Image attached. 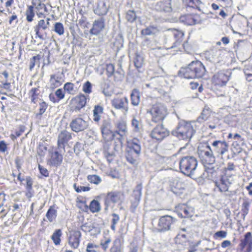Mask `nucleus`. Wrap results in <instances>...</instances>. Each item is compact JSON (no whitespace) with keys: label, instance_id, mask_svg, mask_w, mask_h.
I'll list each match as a JSON object with an SVG mask.
<instances>
[{"label":"nucleus","instance_id":"nucleus-17","mask_svg":"<svg viewBox=\"0 0 252 252\" xmlns=\"http://www.w3.org/2000/svg\"><path fill=\"white\" fill-rule=\"evenodd\" d=\"M101 132L103 137L108 140L115 139L114 131L111 130V125L109 121L104 120L100 127Z\"/></svg>","mask_w":252,"mask_h":252},{"label":"nucleus","instance_id":"nucleus-14","mask_svg":"<svg viewBox=\"0 0 252 252\" xmlns=\"http://www.w3.org/2000/svg\"><path fill=\"white\" fill-rule=\"evenodd\" d=\"M172 0H160L155 5L156 11L162 13L169 14L173 11Z\"/></svg>","mask_w":252,"mask_h":252},{"label":"nucleus","instance_id":"nucleus-60","mask_svg":"<svg viewBox=\"0 0 252 252\" xmlns=\"http://www.w3.org/2000/svg\"><path fill=\"white\" fill-rule=\"evenodd\" d=\"M112 216L113 217V218L111 220L112 224L111 225V228L112 230L115 231L116 225L119 221L120 217L118 215H117L115 213H113L112 214Z\"/></svg>","mask_w":252,"mask_h":252},{"label":"nucleus","instance_id":"nucleus-46","mask_svg":"<svg viewBox=\"0 0 252 252\" xmlns=\"http://www.w3.org/2000/svg\"><path fill=\"white\" fill-rule=\"evenodd\" d=\"M204 171L207 174L209 177L215 178L217 176V171L213 165H203Z\"/></svg>","mask_w":252,"mask_h":252},{"label":"nucleus","instance_id":"nucleus-59","mask_svg":"<svg viewBox=\"0 0 252 252\" xmlns=\"http://www.w3.org/2000/svg\"><path fill=\"white\" fill-rule=\"evenodd\" d=\"M106 74L108 78L111 77L114 73L115 66L112 63H107L106 64Z\"/></svg>","mask_w":252,"mask_h":252},{"label":"nucleus","instance_id":"nucleus-55","mask_svg":"<svg viewBox=\"0 0 252 252\" xmlns=\"http://www.w3.org/2000/svg\"><path fill=\"white\" fill-rule=\"evenodd\" d=\"M81 229L85 232L86 231H89L92 232V233H93L92 232L93 231H94L95 233L98 232V228L94 225H90L88 226L87 223L83 224L81 226Z\"/></svg>","mask_w":252,"mask_h":252},{"label":"nucleus","instance_id":"nucleus-58","mask_svg":"<svg viewBox=\"0 0 252 252\" xmlns=\"http://www.w3.org/2000/svg\"><path fill=\"white\" fill-rule=\"evenodd\" d=\"M250 203L247 199H244L242 204L241 213L248 214Z\"/></svg>","mask_w":252,"mask_h":252},{"label":"nucleus","instance_id":"nucleus-53","mask_svg":"<svg viewBox=\"0 0 252 252\" xmlns=\"http://www.w3.org/2000/svg\"><path fill=\"white\" fill-rule=\"evenodd\" d=\"M209 116V110L203 109L201 113V115L197 118V121L199 123H201L207 120Z\"/></svg>","mask_w":252,"mask_h":252},{"label":"nucleus","instance_id":"nucleus-39","mask_svg":"<svg viewBox=\"0 0 252 252\" xmlns=\"http://www.w3.org/2000/svg\"><path fill=\"white\" fill-rule=\"evenodd\" d=\"M85 207L86 210L89 208L91 212L93 213L98 212L101 209L100 203L98 201L94 199L90 202L89 207H88L86 204H85Z\"/></svg>","mask_w":252,"mask_h":252},{"label":"nucleus","instance_id":"nucleus-29","mask_svg":"<svg viewBox=\"0 0 252 252\" xmlns=\"http://www.w3.org/2000/svg\"><path fill=\"white\" fill-rule=\"evenodd\" d=\"M184 185L178 180H175L171 187V191L177 196H180L185 190Z\"/></svg>","mask_w":252,"mask_h":252},{"label":"nucleus","instance_id":"nucleus-27","mask_svg":"<svg viewBox=\"0 0 252 252\" xmlns=\"http://www.w3.org/2000/svg\"><path fill=\"white\" fill-rule=\"evenodd\" d=\"M63 156L57 151L52 153L51 158L49 160V164L52 166L58 167L63 162Z\"/></svg>","mask_w":252,"mask_h":252},{"label":"nucleus","instance_id":"nucleus-13","mask_svg":"<svg viewBox=\"0 0 252 252\" xmlns=\"http://www.w3.org/2000/svg\"><path fill=\"white\" fill-rule=\"evenodd\" d=\"M123 194L119 191H111L107 193L104 199L105 210H107L112 204L121 201Z\"/></svg>","mask_w":252,"mask_h":252},{"label":"nucleus","instance_id":"nucleus-35","mask_svg":"<svg viewBox=\"0 0 252 252\" xmlns=\"http://www.w3.org/2000/svg\"><path fill=\"white\" fill-rule=\"evenodd\" d=\"M110 252H123V243L120 238L117 237L113 241Z\"/></svg>","mask_w":252,"mask_h":252},{"label":"nucleus","instance_id":"nucleus-26","mask_svg":"<svg viewBox=\"0 0 252 252\" xmlns=\"http://www.w3.org/2000/svg\"><path fill=\"white\" fill-rule=\"evenodd\" d=\"M81 236L80 231L75 230L73 231L69 237L68 243L73 248H77L80 243V238Z\"/></svg>","mask_w":252,"mask_h":252},{"label":"nucleus","instance_id":"nucleus-36","mask_svg":"<svg viewBox=\"0 0 252 252\" xmlns=\"http://www.w3.org/2000/svg\"><path fill=\"white\" fill-rule=\"evenodd\" d=\"M50 87L52 89L57 88L62 85L63 81L62 77L56 76L55 74H52L50 79Z\"/></svg>","mask_w":252,"mask_h":252},{"label":"nucleus","instance_id":"nucleus-61","mask_svg":"<svg viewBox=\"0 0 252 252\" xmlns=\"http://www.w3.org/2000/svg\"><path fill=\"white\" fill-rule=\"evenodd\" d=\"M83 91L86 94H90L92 92V85L90 82L87 81L83 85Z\"/></svg>","mask_w":252,"mask_h":252},{"label":"nucleus","instance_id":"nucleus-3","mask_svg":"<svg viewBox=\"0 0 252 252\" xmlns=\"http://www.w3.org/2000/svg\"><path fill=\"white\" fill-rule=\"evenodd\" d=\"M198 165L197 158L192 156H183L179 159V168L180 173L191 178L195 173Z\"/></svg>","mask_w":252,"mask_h":252},{"label":"nucleus","instance_id":"nucleus-51","mask_svg":"<svg viewBox=\"0 0 252 252\" xmlns=\"http://www.w3.org/2000/svg\"><path fill=\"white\" fill-rule=\"evenodd\" d=\"M41 59L40 55L38 54L36 56L32 57L30 60L29 69L32 71L35 66L36 63H39L40 60Z\"/></svg>","mask_w":252,"mask_h":252},{"label":"nucleus","instance_id":"nucleus-7","mask_svg":"<svg viewBox=\"0 0 252 252\" xmlns=\"http://www.w3.org/2000/svg\"><path fill=\"white\" fill-rule=\"evenodd\" d=\"M176 221V219L170 216L160 217L156 228L159 232H165L171 229L172 225Z\"/></svg>","mask_w":252,"mask_h":252},{"label":"nucleus","instance_id":"nucleus-57","mask_svg":"<svg viewBox=\"0 0 252 252\" xmlns=\"http://www.w3.org/2000/svg\"><path fill=\"white\" fill-rule=\"evenodd\" d=\"M225 121L231 126H235L238 121L236 116L234 115H230L227 117Z\"/></svg>","mask_w":252,"mask_h":252},{"label":"nucleus","instance_id":"nucleus-33","mask_svg":"<svg viewBox=\"0 0 252 252\" xmlns=\"http://www.w3.org/2000/svg\"><path fill=\"white\" fill-rule=\"evenodd\" d=\"M127 103L128 100L126 97L116 98L112 100V106L117 109L124 108Z\"/></svg>","mask_w":252,"mask_h":252},{"label":"nucleus","instance_id":"nucleus-21","mask_svg":"<svg viewBox=\"0 0 252 252\" xmlns=\"http://www.w3.org/2000/svg\"><path fill=\"white\" fill-rule=\"evenodd\" d=\"M239 247L242 251L246 247L244 252H252V235L250 232L245 234L244 238L241 241Z\"/></svg>","mask_w":252,"mask_h":252},{"label":"nucleus","instance_id":"nucleus-64","mask_svg":"<svg viewBox=\"0 0 252 252\" xmlns=\"http://www.w3.org/2000/svg\"><path fill=\"white\" fill-rule=\"evenodd\" d=\"M73 149L75 154L78 155L80 152L84 150V145L80 142H77L75 143Z\"/></svg>","mask_w":252,"mask_h":252},{"label":"nucleus","instance_id":"nucleus-50","mask_svg":"<svg viewBox=\"0 0 252 252\" xmlns=\"http://www.w3.org/2000/svg\"><path fill=\"white\" fill-rule=\"evenodd\" d=\"M47 151V147L46 144L43 142H39L38 148L37 149V152L41 157L45 156L46 153Z\"/></svg>","mask_w":252,"mask_h":252},{"label":"nucleus","instance_id":"nucleus-37","mask_svg":"<svg viewBox=\"0 0 252 252\" xmlns=\"http://www.w3.org/2000/svg\"><path fill=\"white\" fill-rule=\"evenodd\" d=\"M58 212L56 209H55L54 206H51L48 210L46 217L48 220L50 222H53L56 220L57 217Z\"/></svg>","mask_w":252,"mask_h":252},{"label":"nucleus","instance_id":"nucleus-47","mask_svg":"<svg viewBox=\"0 0 252 252\" xmlns=\"http://www.w3.org/2000/svg\"><path fill=\"white\" fill-rule=\"evenodd\" d=\"M188 7L200 10V5L202 4L200 0H184Z\"/></svg>","mask_w":252,"mask_h":252},{"label":"nucleus","instance_id":"nucleus-8","mask_svg":"<svg viewBox=\"0 0 252 252\" xmlns=\"http://www.w3.org/2000/svg\"><path fill=\"white\" fill-rule=\"evenodd\" d=\"M221 51L216 48L206 51L204 53V58L207 61V65H213L220 62Z\"/></svg>","mask_w":252,"mask_h":252},{"label":"nucleus","instance_id":"nucleus-44","mask_svg":"<svg viewBox=\"0 0 252 252\" xmlns=\"http://www.w3.org/2000/svg\"><path fill=\"white\" fill-rule=\"evenodd\" d=\"M103 107L102 106L99 105H95L93 110L94 121L95 122H98L100 119L99 114L103 113Z\"/></svg>","mask_w":252,"mask_h":252},{"label":"nucleus","instance_id":"nucleus-52","mask_svg":"<svg viewBox=\"0 0 252 252\" xmlns=\"http://www.w3.org/2000/svg\"><path fill=\"white\" fill-rule=\"evenodd\" d=\"M137 16L134 10H129L126 13V18L129 23L133 22L136 19Z\"/></svg>","mask_w":252,"mask_h":252},{"label":"nucleus","instance_id":"nucleus-10","mask_svg":"<svg viewBox=\"0 0 252 252\" xmlns=\"http://www.w3.org/2000/svg\"><path fill=\"white\" fill-rule=\"evenodd\" d=\"M169 135V131L165 128L163 125H158L151 131L150 136L153 139L158 142L161 141L164 138Z\"/></svg>","mask_w":252,"mask_h":252},{"label":"nucleus","instance_id":"nucleus-48","mask_svg":"<svg viewBox=\"0 0 252 252\" xmlns=\"http://www.w3.org/2000/svg\"><path fill=\"white\" fill-rule=\"evenodd\" d=\"M188 240L187 235L180 232L175 237L174 241L176 244L183 245Z\"/></svg>","mask_w":252,"mask_h":252},{"label":"nucleus","instance_id":"nucleus-54","mask_svg":"<svg viewBox=\"0 0 252 252\" xmlns=\"http://www.w3.org/2000/svg\"><path fill=\"white\" fill-rule=\"evenodd\" d=\"M54 31L59 35H63L64 30L63 24L61 22H57L54 25Z\"/></svg>","mask_w":252,"mask_h":252},{"label":"nucleus","instance_id":"nucleus-43","mask_svg":"<svg viewBox=\"0 0 252 252\" xmlns=\"http://www.w3.org/2000/svg\"><path fill=\"white\" fill-rule=\"evenodd\" d=\"M48 104L45 102L42 101L39 104V112L35 115V118L36 119L41 120L43 114L46 111L47 107Z\"/></svg>","mask_w":252,"mask_h":252},{"label":"nucleus","instance_id":"nucleus-41","mask_svg":"<svg viewBox=\"0 0 252 252\" xmlns=\"http://www.w3.org/2000/svg\"><path fill=\"white\" fill-rule=\"evenodd\" d=\"M130 100L131 104L134 106L138 105L140 101V93L138 90L134 89L130 94Z\"/></svg>","mask_w":252,"mask_h":252},{"label":"nucleus","instance_id":"nucleus-15","mask_svg":"<svg viewBox=\"0 0 252 252\" xmlns=\"http://www.w3.org/2000/svg\"><path fill=\"white\" fill-rule=\"evenodd\" d=\"M231 176V175H225L222 173L219 179L214 181L215 186L218 188L220 192H225L228 190L229 186L230 184L228 178Z\"/></svg>","mask_w":252,"mask_h":252},{"label":"nucleus","instance_id":"nucleus-20","mask_svg":"<svg viewBox=\"0 0 252 252\" xmlns=\"http://www.w3.org/2000/svg\"><path fill=\"white\" fill-rule=\"evenodd\" d=\"M180 20L187 25L192 26L201 22L200 16L197 14H187L180 17Z\"/></svg>","mask_w":252,"mask_h":252},{"label":"nucleus","instance_id":"nucleus-45","mask_svg":"<svg viewBox=\"0 0 252 252\" xmlns=\"http://www.w3.org/2000/svg\"><path fill=\"white\" fill-rule=\"evenodd\" d=\"M62 231L60 229H56L54 232L51 236V239L53 240L55 245H59L61 243V237L62 236Z\"/></svg>","mask_w":252,"mask_h":252},{"label":"nucleus","instance_id":"nucleus-62","mask_svg":"<svg viewBox=\"0 0 252 252\" xmlns=\"http://www.w3.org/2000/svg\"><path fill=\"white\" fill-rule=\"evenodd\" d=\"M234 170L235 166L234 163L233 162H229L227 163V167L223 169L222 173L225 174V175H230L228 173V172Z\"/></svg>","mask_w":252,"mask_h":252},{"label":"nucleus","instance_id":"nucleus-23","mask_svg":"<svg viewBox=\"0 0 252 252\" xmlns=\"http://www.w3.org/2000/svg\"><path fill=\"white\" fill-rule=\"evenodd\" d=\"M72 138L71 133L67 130L62 131L58 136V147L59 149H64L65 144H66Z\"/></svg>","mask_w":252,"mask_h":252},{"label":"nucleus","instance_id":"nucleus-25","mask_svg":"<svg viewBox=\"0 0 252 252\" xmlns=\"http://www.w3.org/2000/svg\"><path fill=\"white\" fill-rule=\"evenodd\" d=\"M31 3L34 9L37 17L38 18H45L47 14L43 12L42 2L41 0H32Z\"/></svg>","mask_w":252,"mask_h":252},{"label":"nucleus","instance_id":"nucleus-9","mask_svg":"<svg viewBox=\"0 0 252 252\" xmlns=\"http://www.w3.org/2000/svg\"><path fill=\"white\" fill-rule=\"evenodd\" d=\"M69 126L73 131L78 133L89 127V122L81 117H74L70 123Z\"/></svg>","mask_w":252,"mask_h":252},{"label":"nucleus","instance_id":"nucleus-32","mask_svg":"<svg viewBox=\"0 0 252 252\" xmlns=\"http://www.w3.org/2000/svg\"><path fill=\"white\" fill-rule=\"evenodd\" d=\"M133 62L134 66L137 70L139 72H142L141 69L143 64L144 58L141 53L137 52L134 53Z\"/></svg>","mask_w":252,"mask_h":252},{"label":"nucleus","instance_id":"nucleus-11","mask_svg":"<svg viewBox=\"0 0 252 252\" xmlns=\"http://www.w3.org/2000/svg\"><path fill=\"white\" fill-rule=\"evenodd\" d=\"M142 186L141 184H138L136 185L135 188L133 191L132 196L134 200L131 201L130 206V211L132 213H135L136 208L138 206L142 195Z\"/></svg>","mask_w":252,"mask_h":252},{"label":"nucleus","instance_id":"nucleus-30","mask_svg":"<svg viewBox=\"0 0 252 252\" xmlns=\"http://www.w3.org/2000/svg\"><path fill=\"white\" fill-rule=\"evenodd\" d=\"M25 180L26 181L25 195L28 198H31L34 194V191L32 189L33 181L31 176H26Z\"/></svg>","mask_w":252,"mask_h":252},{"label":"nucleus","instance_id":"nucleus-24","mask_svg":"<svg viewBox=\"0 0 252 252\" xmlns=\"http://www.w3.org/2000/svg\"><path fill=\"white\" fill-rule=\"evenodd\" d=\"M75 105L72 106V110L75 112L80 111V110L85 106L87 103V97L84 94H80L76 96L74 98Z\"/></svg>","mask_w":252,"mask_h":252},{"label":"nucleus","instance_id":"nucleus-42","mask_svg":"<svg viewBox=\"0 0 252 252\" xmlns=\"http://www.w3.org/2000/svg\"><path fill=\"white\" fill-rule=\"evenodd\" d=\"M35 14V11L32 5H27L25 15L26 16V20L28 22H32L33 20Z\"/></svg>","mask_w":252,"mask_h":252},{"label":"nucleus","instance_id":"nucleus-1","mask_svg":"<svg viewBox=\"0 0 252 252\" xmlns=\"http://www.w3.org/2000/svg\"><path fill=\"white\" fill-rule=\"evenodd\" d=\"M206 72V69L203 63L196 60L185 67H181L178 72V76L188 79H200L205 75Z\"/></svg>","mask_w":252,"mask_h":252},{"label":"nucleus","instance_id":"nucleus-18","mask_svg":"<svg viewBox=\"0 0 252 252\" xmlns=\"http://www.w3.org/2000/svg\"><path fill=\"white\" fill-rule=\"evenodd\" d=\"M105 20L103 17L95 20L90 31V34L95 35L99 34L105 28Z\"/></svg>","mask_w":252,"mask_h":252},{"label":"nucleus","instance_id":"nucleus-5","mask_svg":"<svg viewBox=\"0 0 252 252\" xmlns=\"http://www.w3.org/2000/svg\"><path fill=\"white\" fill-rule=\"evenodd\" d=\"M152 121L155 123L162 122L167 115L166 107L161 103L153 104L149 110Z\"/></svg>","mask_w":252,"mask_h":252},{"label":"nucleus","instance_id":"nucleus-63","mask_svg":"<svg viewBox=\"0 0 252 252\" xmlns=\"http://www.w3.org/2000/svg\"><path fill=\"white\" fill-rule=\"evenodd\" d=\"M182 46L185 50V51L189 54H191L193 52V48L192 46L189 43L188 41L187 40L185 42Z\"/></svg>","mask_w":252,"mask_h":252},{"label":"nucleus","instance_id":"nucleus-6","mask_svg":"<svg viewBox=\"0 0 252 252\" xmlns=\"http://www.w3.org/2000/svg\"><path fill=\"white\" fill-rule=\"evenodd\" d=\"M232 72L230 70H222L216 73L212 78V82L216 86L223 87L230 80Z\"/></svg>","mask_w":252,"mask_h":252},{"label":"nucleus","instance_id":"nucleus-16","mask_svg":"<svg viewBox=\"0 0 252 252\" xmlns=\"http://www.w3.org/2000/svg\"><path fill=\"white\" fill-rule=\"evenodd\" d=\"M213 152L219 155H223L228 150V143L225 141L215 140L211 143Z\"/></svg>","mask_w":252,"mask_h":252},{"label":"nucleus","instance_id":"nucleus-40","mask_svg":"<svg viewBox=\"0 0 252 252\" xmlns=\"http://www.w3.org/2000/svg\"><path fill=\"white\" fill-rule=\"evenodd\" d=\"M124 38L121 32L116 34L114 37L113 43L117 49H120L123 46Z\"/></svg>","mask_w":252,"mask_h":252},{"label":"nucleus","instance_id":"nucleus-2","mask_svg":"<svg viewBox=\"0 0 252 252\" xmlns=\"http://www.w3.org/2000/svg\"><path fill=\"white\" fill-rule=\"evenodd\" d=\"M191 123V122L184 120H180L176 128L172 131L171 134L180 140L189 141L195 133Z\"/></svg>","mask_w":252,"mask_h":252},{"label":"nucleus","instance_id":"nucleus-22","mask_svg":"<svg viewBox=\"0 0 252 252\" xmlns=\"http://www.w3.org/2000/svg\"><path fill=\"white\" fill-rule=\"evenodd\" d=\"M176 209L178 216L181 218H190L193 215L192 209L185 204L178 205Z\"/></svg>","mask_w":252,"mask_h":252},{"label":"nucleus","instance_id":"nucleus-34","mask_svg":"<svg viewBox=\"0 0 252 252\" xmlns=\"http://www.w3.org/2000/svg\"><path fill=\"white\" fill-rule=\"evenodd\" d=\"M173 36L175 39V41L171 48L177 47L181 44L184 38V33L182 31L175 30L173 32Z\"/></svg>","mask_w":252,"mask_h":252},{"label":"nucleus","instance_id":"nucleus-4","mask_svg":"<svg viewBox=\"0 0 252 252\" xmlns=\"http://www.w3.org/2000/svg\"><path fill=\"white\" fill-rule=\"evenodd\" d=\"M197 154L201 163L203 165H213L216 158L210 145L207 143L205 146L198 147Z\"/></svg>","mask_w":252,"mask_h":252},{"label":"nucleus","instance_id":"nucleus-38","mask_svg":"<svg viewBox=\"0 0 252 252\" xmlns=\"http://www.w3.org/2000/svg\"><path fill=\"white\" fill-rule=\"evenodd\" d=\"M140 154H136L131 150H127L126 154V158L128 162L134 165L136 163V160Z\"/></svg>","mask_w":252,"mask_h":252},{"label":"nucleus","instance_id":"nucleus-31","mask_svg":"<svg viewBox=\"0 0 252 252\" xmlns=\"http://www.w3.org/2000/svg\"><path fill=\"white\" fill-rule=\"evenodd\" d=\"M116 127L117 129L115 131H114L115 137H116V135H119V137L117 138V139H121L126 132V124L123 121H120L117 123Z\"/></svg>","mask_w":252,"mask_h":252},{"label":"nucleus","instance_id":"nucleus-56","mask_svg":"<svg viewBox=\"0 0 252 252\" xmlns=\"http://www.w3.org/2000/svg\"><path fill=\"white\" fill-rule=\"evenodd\" d=\"M87 180L92 184L98 185L101 181V178L96 175H89L87 176Z\"/></svg>","mask_w":252,"mask_h":252},{"label":"nucleus","instance_id":"nucleus-19","mask_svg":"<svg viewBox=\"0 0 252 252\" xmlns=\"http://www.w3.org/2000/svg\"><path fill=\"white\" fill-rule=\"evenodd\" d=\"M110 8L109 5L104 0H99L97 1L96 7L94 9L95 14L99 16L106 15Z\"/></svg>","mask_w":252,"mask_h":252},{"label":"nucleus","instance_id":"nucleus-49","mask_svg":"<svg viewBox=\"0 0 252 252\" xmlns=\"http://www.w3.org/2000/svg\"><path fill=\"white\" fill-rule=\"evenodd\" d=\"M244 73L245 75L246 80L248 81L252 80V64H248L245 66Z\"/></svg>","mask_w":252,"mask_h":252},{"label":"nucleus","instance_id":"nucleus-12","mask_svg":"<svg viewBox=\"0 0 252 252\" xmlns=\"http://www.w3.org/2000/svg\"><path fill=\"white\" fill-rule=\"evenodd\" d=\"M50 19L47 18L46 20L44 19L40 20L38 21L37 24L34 27V30L35 32V38H39L41 40H45V37L42 33L43 31L48 29L49 25Z\"/></svg>","mask_w":252,"mask_h":252},{"label":"nucleus","instance_id":"nucleus-28","mask_svg":"<svg viewBox=\"0 0 252 252\" xmlns=\"http://www.w3.org/2000/svg\"><path fill=\"white\" fill-rule=\"evenodd\" d=\"M128 150H131L136 154H140L141 153L140 142L136 138H134L127 141Z\"/></svg>","mask_w":252,"mask_h":252}]
</instances>
